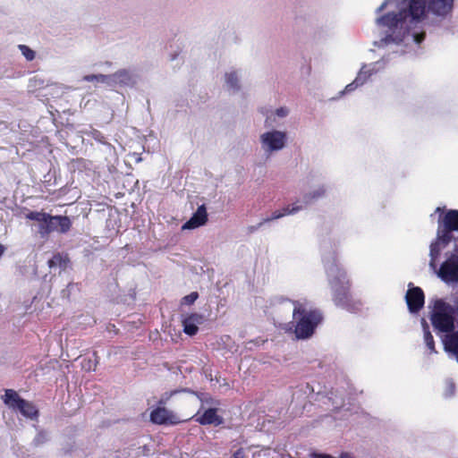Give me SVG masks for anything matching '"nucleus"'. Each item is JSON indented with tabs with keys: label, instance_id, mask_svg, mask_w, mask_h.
Wrapping results in <instances>:
<instances>
[{
	"label": "nucleus",
	"instance_id": "obj_1",
	"mask_svg": "<svg viewBox=\"0 0 458 458\" xmlns=\"http://www.w3.org/2000/svg\"><path fill=\"white\" fill-rule=\"evenodd\" d=\"M454 0H384L377 9L376 25L381 34L382 47L398 48L425 38L423 24L429 12L445 16Z\"/></svg>",
	"mask_w": 458,
	"mask_h": 458
},
{
	"label": "nucleus",
	"instance_id": "obj_2",
	"mask_svg": "<svg viewBox=\"0 0 458 458\" xmlns=\"http://www.w3.org/2000/svg\"><path fill=\"white\" fill-rule=\"evenodd\" d=\"M171 399L180 403L184 410L190 411L188 420L195 417L196 421L201 425L218 426L223 423L217 410L205 409L202 397L193 392L186 390L167 392L161 396L160 403H165Z\"/></svg>",
	"mask_w": 458,
	"mask_h": 458
},
{
	"label": "nucleus",
	"instance_id": "obj_3",
	"mask_svg": "<svg viewBox=\"0 0 458 458\" xmlns=\"http://www.w3.org/2000/svg\"><path fill=\"white\" fill-rule=\"evenodd\" d=\"M291 304L293 308V323L296 337L299 339L310 337L321 321L320 313L313 310L306 301H294Z\"/></svg>",
	"mask_w": 458,
	"mask_h": 458
},
{
	"label": "nucleus",
	"instance_id": "obj_4",
	"mask_svg": "<svg viewBox=\"0 0 458 458\" xmlns=\"http://www.w3.org/2000/svg\"><path fill=\"white\" fill-rule=\"evenodd\" d=\"M454 231H458V211L449 210L445 215H440L438 218L437 236L430 245V262L429 266L436 271L437 261L441 251L453 239Z\"/></svg>",
	"mask_w": 458,
	"mask_h": 458
},
{
	"label": "nucleus",
	"instance_id": "obj_5",
	"mask_svg": "<svg viewBox=\"0 0 458 458\" xmlns=\"http://www.w3.org/2000/svg\"><path fill=\"white\" fill-rule=\"evenodd\" d=\"M260 148L265 154L272 155L285 148L288 145L286 131L270 128L259 135Z\"/></svg>",
	"mask_w": 458,
	"mask_h": 458
},
{
	"label": "nucleus",
	"instance_id": "obj_6",
	"mask_svg": "<svg viewBox=\"0 0 458 458\" xmlns=\"http://www.w3.org/2000/svg\"><path fill=\"white\" fill-rule=\"evenodd\" d=\"M3 401L9 408L19 411L26 418L33 420L38 416L36 407L32 403L21 399L13 390H6Z\"/></svg>",
	"mask_w": 458,
	"mask_h": 458
},
{
	"label": "nucleus",
	"instance_id": "obj_7",
	"mask_svg": "<svg viewBox=\"0 0 458 458\" xmlns=\"http://www.w3.org/2000/svg\"><path fill=\"white\" fill-rule=\"evenodd\" d=\"M150 420L156 424L175 425L188 419H182L178 414L174 413L165 407H157L150 413Z\"/></svg>",
	"mask_w": 458,
	"mask_h": 458
},
{
	"label": "nucleus",
	"instance_id": "obj_8",
	"mask_svg": "<svg viewBox=\"0 0 458 458\" xmlns=\"http://www.w3.org/2000/svg\"><path fill=\"white\" fill-rule=\"evenodd\" d=\"M71 227V220L67 216H48L46 225H42L41 234H46L53 231L60 233L67 232Z\"/></svg>",
	"mask_w": 458,
	"mask_h": 458
},
{
	"label": "nucleus",
	"instance_id": "obj_9",
	"mask_svg": "<svg viewBox=\"0 0 458 458\" xmlns=\"http://www.w3.org/2000/svg\"><path fill=\"white\" fill-rule=\"evenodd\" d=\"M224 87L230 93H237L242 88V71L240 69L230 68L226 70L223 76Z\"/></svg>",
	"mask_w": 458,
	"mask_h": 458
},
{
	"label": "nucleus",
	"instance_id": "obj_10",
	"mask_svg": "<svg viewBox=\"0 0 458 458\" xmlns=\"http://www.w3.org/2000/svg\"><path fill=\"white\" fill-rule=\"evenodd\" d=\"M208 221V213L204 205L199 206L192 216L182 226V230H193L204 225Z\"/></svg>",
	"mask_w": 458,
	"mask_h": 458
},
{
	"label": "nucleus",
	"instance_id": "obj_11",
	"mask_svg": "<svg viewBox=\"0 0 458 458\" xmlns=\"http://www.w3.org/2000/svg\"><path fill=\"white\" fill-rule=\"evenodd\" d=\"M203 323V317L199 314H186L182 318L183 332L188 335H194L199 330V326Z\"/></svg>",
	"mask_w": 458,
	"mask_h": 458
},
{
	"label": "nucleus",
	"instance_id": "obj_12",
	"mask_svg": "<svg viewBox=\"0 0 458 458\" xmlns=\"http://www.w3.org/2000/svg\"><path fill=\"white\" fill-rule=\"evenodd\" d=\"M378 64H373L369 65H364L359 72L356 79L353 81V82L348 84L345 88L346 91H352L355 88L363 85L367 80L375 72H377Z\"/></svg>",
	"mask_w": 458,
	"mask_h": 458
},
{
	"label": "nucleus",
	"instance_id": "obj_13",
	"mask_svg": "<svg viewBox=\"0 0 458 458\" xmlns=\"http://www.w3.org/2000/svg\"><path fill=\"white\" fill-rule=\"evenodd\" d=\"M290 114L291 108L289 106H276L267 113L265 117V124L267 126H272L273 124L277 123L287 118L290 115Z\"/></svg>",
	"mask_w": 458,
	"mask_h": 458
},
{
	"label": "nucleus",
	"instance_id": "obj_14",
	"mask_svg": "<svg viewBox=\"0 0 458 458\" xmlns=\"http://www.w3.org/2000/svg\"><path fill=\"white\" fill-rule=\"evenodd\" d=\"M406 301L411 312L420 310L424 303V294L421 289L419 287L410 289L406 294Z\"/></svg>",
	"mask_w": 458,
	"mask_h": 458
},
{
	"label": "nucleus",
	"instance_id": "obj_15",
	"mask_svg": "<svg viewBox=\"0 0 458 458\" xmlns=\"http://www.w3.org/2000/svg\"><path fill=\"white\" fill-rule=\"evenodd\" d=\"M328 276L330 284L335 290H345L347 288L348 281L346 280V275L339 267H334L330 268L328 271Z\"/></svg>",
	"mask_w": 458,
	"mask_h": 458
},
{
	"label": "nucleus",
	"instance_id": "obj_16",
	"mask_svg": "<svg viewBox=\"0 0 458 458\" xmlns=\"http://www.w3.org/2000/svg\"><path fill=\"white\" fill-rule=\"evenodd\" d=\"M113 80L124 85H133L136 82L135 76L127 70H120L113 74Z\"/></svg>",
	"mask_w": 458,
	"mask_h": 458
},
{
	"label": "nucleus",
	"instance_id": "obj_17",
	"mask_svg": "<svg viewBox=\"0 0 458 458\" xmlns=\"http://www.w3.org/2000/svg\"><path fill=\"white\" fill-rule=\"evenodd\" d=\"M423 326V333H424V341L430 352H435V344L432 335L428 330V326L426 324L425 320L422 319Z\"/></svg>",
	"mask_w": 458,
	"mask_h": 458
},
{
	"label": "nucleus",
	"instance_id": "obj_18",
	"mask_svg": "<svg viewBox=\"0 0 458 458\" xmlns=\"http://www.w3.org/2000/svg\"><path fill=\"white\" fill-rule=\"evenodd\" d=\"M49 215L43 212H30L26 215V217L30 220H35L39 225V230L41 229V225H46L47 221L48 219Z\"/></svg>",
	"mask_w": 458,
	"mask_h": 458
},
{
	"label": "nucleus",
	"instance_id": "obj_19",
	"mask_svg": "<svg viewBox=\"0 0 458 458\" xmlns=\"http://www.w3.org/2000/svg\"><path fill=\"white\" fill-rule=\"evenodd\" d=\"M308 203L307 200L305 201H296L291 205L286 206V214L288 216L296 214L300 210L303 209L305 205Z\"/></svg>",
	"mask_w": 458,
	"mask_h": 458
},
{
	"label": "nucleus",
	"instance_id": "obj_20",
	"mask_svg": "<svg viewBox=\"0 0 458 458\" xmlns=\"http://www.w3.org/2000/svg\"><path fill=\"white\" fill-rule=\"evenodd\" d=\"M86 81H93L98 83H107L110 80L109 76L98 74V75H87L83 78Z\"/></svg>",
	"mask_w": 458,
	"mask_h": 458
},
{
	"label": "nucleus",
	"instance_id": "obj_21",
	"mask_svg": "<svg viewBox=\"0 0 458 458\" xmlns=\"http://www.w3.org/2000/svg\"><path fill=\"white\" fill-rule=\"evenodd\" d=\"M19 49L21 53V55L25 57L28 61H32L35 58V52L30 47L25 45H20Z\"/></svg>",
	"mask_w": 458,
	"mask_h": 458
},
{
	"label": "nucleus",
	"instance_id": "obj_22",
	"mask_svg": "<svg viewBox=\"0 0 458 458\" xmlns=\"http://www.w3.org/2000/svg\"><path fill=\"white\" fill-rule=\"evenodd\" d=\"M197 298H198V293H191L182 298V303L184 305H191L197 300Z\"/></svg>",
	"mask_w": 458,
	"mask_h": 458
},
{
	"label": "nucleus",
	"instance_id": "obj_23",
	"mask_svg": "<svg viewBox=\"0 0 458 458\" xmlns=\"http://www.w3.org/2000/svg\"><path fill=\"white\" fill-rule=\"evenodd\" d=\"M284 216H288V214H286V208L284 207L282 210H276L275 211L271 217L269 218V220H274V219H278V218H281Z\"/></svg>",
	"mask_w": 458,
	"mask_h": 458
},
{
	"label": "nucleus",
	"instance_id": "obj_24",
	"mask_svg": "<svg viewBox=\"0 0 458 458\" xmlns=\"http://www.w3.org/2000/svg\"><path fill=\"white\" fill-rule=\"evenodd\" d=\"M4 252V247L0 244V257L3 255V253Z\"/></svg>",
	"mask_w": 458,
	"mask_h": 458
},
{
	"label": "nucleus",
	"instance_id": "obj_25",
	"mask_svg": "<svg viewBox=\"0 0 458 458\" xmlns=\"http://www.w3.org/2000/svg\"><path fill=\"white\" fill-rule=\"evenodd\" d=\"M339 458H352V457L345 454H342Z\"/></svg>",
	"mask_w": 458,
	"mask_h": 458
},
{
	"label": "nucleus",
	"instance_id": "obj_26",
	"mask_svg": "<svg viewBox=\"0 0 458 458\" xmlns=\"http://www.w3.org/2000/svg\"><path fill=\"white\" fill-rule=\"evenodd\" d=\"M323 192H324L323 191H319L316 195H314V197H318V196L322 195Z\"/></svg>",
	"mask_w": 458,
	"mask_h": 458
},
{
	"label": "nucleus",
	"instance_id": "obj_27",
	"mask_svg": "<svg viewBox=\"0 0 458 458\" xmlns=\"http://www.w3.org/2000/svg\"><path fill=\"white\" fill-rule=\"evenodd\" d=\"M394 52H399V49H394ZM400 52H402V53H403V49H401V50H400Z\"/></svg>",
	"mask_w": 458,
	"mask_h": 458
},
{
	"label": "nucleus",
	"instance_id": "obj_28",
	"mask_svg": "<svg viewBox=\"0 0 458 458\" xmlns=\"http://www.w3.org/2000/svg\"><path fill=\"white\" fill-rule=\"evenodd\" d=\"M453 388H454V386L451 384L450 385L451 393L453 392Z\"/></svg>",
	"mask_w": 458,
	"mask_h": 458
},
{
	"label": "nucleus",
	"instance_id": "obj_29",
	"mask_svg": "<svg viewBox=\"0 0 458 458\" xmlns=\"http://www.w3.org/2000/svg\"><path fill=\"white\" fill-rule=\"evenodd\" d=\"M441 208H437L436 212H440Z\"/></svg>",
	"mask_w": 458,
	"mask_h": 458
}]
</instances>
